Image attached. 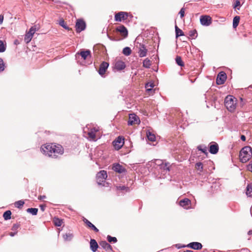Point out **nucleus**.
<instances>
[{"label":"nucleus","instance_id":"7","mask_svg":"<svg viewBox=\"0 0 252 252\" xmlns=\"http://www.w3.org/2000/svg\"><path fill=\"white\" fill-rule=\"evenodd\" d=\"M35 32L36 28L34 27H32L30 28L29 31L26 33L24 38L25 42L26 43H28L31 41Z\"/></svg>","mask_w":252,"mask_h":252},{"label":"nucleus","instance_id":"5","mask_svg":"<svg viewBox=\"0 0 252 252\" xmlns=\"http://www.w3.org/2000/svg\"><path fill=\"white\" fill-rule=\"evenodd\" d=\"M136 46L138 49V53L140 57L142 58L147 56L148 50L144 44L137 42Z\"/></svg>","mask_w":252,"mask_h":252},{"label":"nucleus","instance_id":"18","mask_svg":"<svg viewBox=\"0 0 252 252\" xmlns=\"http://www.w3.org/2000/svg\"><path fill=\"white\" fill-rule=\"evenodd\" d=\"M98 131L97 129L96 128H91L88 133V138L91 140H96V135L95 133Z\"/></svg>","mask_w":252,"mask_h":252},{"label":"nucleus","instance_id":"12","mask_svg":"<svg viewBox=\"0 0 252 252\" xmlns=\"http://www.w3.org/2000/svg\"><path fill=\"white\" fill-rule=\"evenodd\" d=\"M128 14L125 12H120L115 14V20L117 22H121L122 20H126L127 18Z\"/></svg>","mask_w":252,"mask_h":252},{"label":"nucleus","instance_id":"28","mask_svg":"<svg viewBox=\"0 0 252 252\" xmlns=\"http://www.w3.org/2000/svg\"><path fill=\"white\" fill-rule=\"evenodd\" d=\"M175 32L176 37H178L180 36H183L184 35L183 32L181 29H180L177 26H175Z\"/></svg>","mask_w":252,"mask_h":252},{"label":"nucleus","instance_id":"26","mask_svg":"<svg viewBox=\"0 0 252 252\" xmlns=\"http://www.w3.org/2000/svg\"><path fill=\"white\" fill-rule=\"evenodd\" d=\"M240 17L238 16H236L233 18V27L234 28H236L238 26L240 21Z\"/></svg>","mask_w":252,"mask_h":252},{"label":"nucleus","instance_id":"13","mask_svg":"<svg viewBox=\"0 0 252 252\" xmlns=\"http://www.w3.org/2000/svg\"><path fill=\"white\" fill-rule=\"evenodd\" d=\"M116 31L118 32H120L123 38H126L127 36V30L124 25H120L117 27L116 29Z\"/></svg>","mask_w":252,"mask_h":252},{"label":"nucleus","instance_id":"37","mask_svg":"<svg viewBox=\"0 0 252 252\" xmlns=\"http://www.w3.org/2000/svg\"><path fill=\"white\" fill-rule=\"evenodd\" d=\"M59 24H60V25L61 26H62V27H63L65 29L67 30H69V27L67 26V24H66V23L64 22V21L63 19H61L60 20Z\"/></svg>","mask_w":252,"mask_h":252},{"label":"nucleus","instance_id":"2","mask_svg":"<svg viewBox=\"0 0 252 252\" xmlns=\"http://www.w3.org/2000/svg\"><path fill=\"white\" fill-rule=\"evenodd\" d=\"M252 148L250 146H246L242 149L240 152L239 158L242 162L245 163L252 158Z\"/></svg>","mask_w":252,"mask_h":252},{"label":"nucleus","instance_id":"21","mask_svg":"<svg viewBox=\"0 0 252 252\" xmlns=\"http://www.w3.org/2000/svg\"><path fill=\"white\" fill-rule=\"evenodd\" d=\"M188 247L194 250H200L202 248V245L199 242H192L187 245Z\"/></svg>","mask_w":252,"mask_h":252},{"label":"nucleus","instance_id":"51","mask_svg":"<svg viewBox=\"0 0 252 252\" xmlns=\"http://www.w3.org/2000/svg\"><path fill=\"white\" fill-rule=\"evenodd\" d=\"M198 149L199 150L201 151L203 153H205L206 152V147L204 148V149H201V148H200V147H198Z\"/></svg>","mask_w":252,"mask_h":252},{"label":"nucleus","instance_id":"6","mask_svg":"<svg viewBox=\"0 0 252 252\" xmlns=\"http://www.w3.org/2000/svg\"><path fill=\"white\" fill-rule=\"evenodd\" d=\"M86 25L85 22L81 19H77L75 24L76 31L79 33L86 29Z\"/></svg>","mask_w":252,"mask_h":252},{"label":"nucleus","instance_id":"47","mask_svg":"<svg viewBox=\"0 0 252 252\" xmlns=\"http://www.w3.org/2000/svg\"><path fill=\"white\" fill-rule=\"evenodd\" d=\"M156 162L157 164H158L160 166L163 163V162L162 161V160H159V159H156Z\"/></svg>","mask_w":252,"mask_h":252},{"label":"nucleus","instance_id":"3","mask_svg":"<svg viewBox=\"0 0 252 252\" xmlns=\"http://www.w3.org/2000/svg\"><path fill=\"white\" fill-rule=\"evenodd\" d=\"M224 104L227 110L233 112L236 109V100L232 98V96H227L224 100Z\"/></svg>","mask_w":252,"mask_h":252},{"label":"nucleus","instance_id":"27","mask_svg":"<svg viewBox=\"0 0 252 252\" xmlns=\"http://www.w3.org/2000/svg\"><path fill=\"white\" fill-rule=\"evenodd\" d=\"M11 212L10 210L5 211L3 214V217L5 220H8L11 219Z\"/></svg>","mask_w":252,"mask_h":252},{"label":"nucleus","instance_id":"54","mask_svg":"<svg viewBox=\"0 0 252 252\" xmlns=\"http://www.w3.org/2000/svg\"><path fill=\"white\" fill-rule=\"evenodd\" d=\"M241 139L243 141H246V139L245 136V135H242L241 136Z\"/></svg>","mask_w":252,"mask_h":252},{"label":"nucleus","instance_id":"39","mask_svg":"<svg viewBox=\"0 0 252 252\" xmlns=\"http://www.w3.org/2000/svg\"><path fill=\"white\" fill-rule=\"evenodd\" d=\"M107 241L109 242V243H112V242H113V243H116L117 242V239L116 237H112L110 235H108L107 237Z\"/></svg>","mask_w":252,"mask_h":252},{"label":"nucleus","instance_id":"41","mask_svg":"<svg viewBox=\"0 0 252 252\" xmlns=\"http://www.w3.org/2000/svg\"><path fill=\"white\" fill-rule=\"evenodd\" d=\"M189 35L191 38H194L197 36L196 31L195 30L190 31L189 32Z\"/></svg>","mask_w":252,"mask_h":252},{"label":"nucleus","instance_id":"8","mask_svg":"<svg viewBox=\"0 0 252 252\" xmlns=\"http://www.w3.org/2000/svg\"><path fill=\"white\" fill-rule=\"evenodd\" d=\"M115 148L117 150L120 149L124 144V138L119 136L113 142Z\"/></svg>","mask_w":252,"mask_h":252},{"label":"nucleus","instance_id":"38","mask_svg":"<svg viewBox=\"0 0 252 252\" xmlns=\"http://www.w3.org/2000/svg\"><path fill=\"white\" fill-rule=\"evenodd\" d=\"M25 202L23 200H19L15 202V206L18 208H21Z\"/></svg>","mask_w":252,"mask_h":252},{"label":"nucleus","instance_id":"45","mask_svg":"<svg viewBox=\"0 0 252 252\" xmlns=\"http://www.w3.org/2000/svg\"><path fill=\"white\" fill-rule=\"evenodd\" d=\"M185 10L184 8H182L179 12L180 17L182 18L185 15Z\"/></svg>","mask_w":252,"mask_h":252},{"label":"nucleus","instance_id":"40","mask_svg":"<svg viewBox=\"0 0 252 252\" xmlns=\"http://www.w3.org/2000/svg\"><path fill=\"white\" fill-rule=\"evenodd\" d=\"M195 168L198 170H200V171H202L203 170V165L202 163L200 162H197L195 164Z\"/></svg>","mask_w":252,"mask_h":252},{"label":"nucleus","instance_id":"34","mask_svg":"<svg viewBox=\"0 0 252 252\" xmlns=\"http://www.w3.org/2000/svg\"><path fill=\"white\" fill-rule=\"evenodd\" d=\"M73 234L70 233H66L65 234H64L63 235V238H64V239L66 241H70L72 238H73Z\"/></svg>","mask_w":252,"mask_h":252},{"label":"nucleus","instance_id":"20","mask_svg":"<svg viewBox=\"0 0 252 252\" xmlns=\"http://www.w3.org/2000/svg\"><path fill=\"white\" fill-rule=\"evenodd\" d=\"M126 67L125 63L122 61H117L116 62L114 65L115 69L117 70H121Z\"/></svg>","mask_w":252,"mask_h":252},{"label":"nucleus","instance_id":"32","mask_svg":"<svg viewBox=\"0 0 252 252\" xmlns=\"http://www.w3.org/2000/svg\"><path fill=\"white\" fill-rule=\"evenodd\" d=\"M131 53V50L128 47H125L123 49V53L126 56H129Z\"/></svg>","mask_w":252,"mask_h":252},{"label":"nucleus","instance_id":"57","mask_svg":"<svg viewBox=\"0 0 252 252\" xmlns=\"http://www.w3.org/2000/svg\"><path fill=\"white\" fill-rule=\"evenodd\" d=\"M120 188L121 189H124L125 188V187L124 186H123L122 187H120Z\"/></svg>","mask_w":252,"mask_h":252},{"label":"nucleus","instance_id":"58","mask_svg":"<svg viewBox=\"0 0 252 252\" xmlns=\"http://www.w3.org/2000/svg\"><path fill=\"white\" fill-rule=\"evenodd\" d=\"M109 38H110L111 40H114V38H112V37H109Z\"/></svg>","mask_w":252,"mask_h":252},{"label":"nucleus","instance_id":"17","mask_svg":"<svg viewBox=\"0 0 252 252\" xmlns=\"http://www.w3.org/2000/svg\"><path fill=\"white\" fill-rule=\"evenodd\" d=\"M99 245L103 249L107 252H112L113 251L112 246L105 241H101L99 242Z\"/></svg>","mask_w":252,"mask_h":252},{"label":"nucleus","instance_id":"1","mask_svg":"<svg viewBox=\"0 0 252 252\" xmlns=\"http://www.w3.org/2000/svg\"><path fill=\"white\" fill-rule=\"evenodd\" d=\"M41 150L45 156L55 158L62 155L64 153V149L62 146L55 143L44 144L41 146Z\"/></svg>","mask_w":252,"mask_h":252},{"label":"nucleus","instance_id":"36","mask_svg":"<svg viewBox=\"0 0 252 252\" xmlns=\"http://www.w3.org/2000/svg\"><path fill=\"white\" fill-rule=\"evenodd\" d=\"M63 222V220L58 218H54V224L57 226H61Z\"/></svg>","mask_w":252,"mask_h":252},{"label":"nucleus","instance_id":"59","mask_svg":"<svg viewBox=\"0 0 252 252\" xmlns=\"http://www.w3.org/2000/svg\"><path fill=\"white\" fill-rule=\"evenodd\" d=\"M10 235L12 236H13L14 234L13 233H11Z\"/></svg>","mask_w":252,"mask_h":252},{"label":"nucleus","instance_id":"42","mask_svg":"<svg viewBox=\"0 0 252 252\" xmlns=\"http://www.w3.org/2000/svg\"><path fill=\"white\" fill-rule=\"evenodd\" d=\"M154 87V85L153 83H148L145 85V88L147 89V91H150L152 90V89Z\"/></svg>","mask_w":252,"mask_h":252},{"label":"nucleus","instance_id":"33","mask_svg":"<svg viewBox=\"0 0 252 252\" xmlns=\"http://www.w3.org/2000/svg\"><path fill=\"white\" fill-rule=\"evenodd\" d=\"M147 136L148 139L152 142H154L156 140V136L154 134H152L150 132L147 133Z\"/></svg>","mask_w":252,"mask_h":252},{"label":"nucleus","instance_id":"10","mask_svg":"<svg viewBox=\"0 0 252 252\" xmlns=\"http://www.w3.org/2000/svg\"><path fill=\"white\" fill-rule=\"evenodd\" d=\"M226 74L225 72L221 71L220 72L216 79V83L218 85L223 84L226 79Z\"/></svg>","mask_w":252,"mask_h":252},{"label":"nucleus","instance_id":"25","mask_svg":"<svg viewBox=\"0 0 252 252\" xmlns=\"http://www.w3.org/2000/svg\"><path fill=\"white\" fill-rule=\"evenodd\" d=\"M151 64V61L148 58L145 59L143 62V66L145 68H150Z\"/></svg>","mask_w":252,"mask_h":252},{"label":"nucleus","instance_id":"48","mask_svg":"<svg viewBox=\"0 0 252 252\" xmlns=\"http://www.w3.org/2000/svg\"><path fill=\"white\" fill-rule=\"evenodd\" d=\"M240 6V2L239 0H236V2H235V5H234V8H237L238 6Z\"/></svg>","mask_w":252,"mask_h":252},{"label":"nucleus","instance_id":"16","mask_svg":"<svg viewBox=\"0 0 252 252\" xmlns=\"http://www.w3.org/2000/svg\"><path fill=\"white\" fill-rule=\"evenodd\" d=\"M109 66V63L105 62H103L100 65L98 72L99 74L102 75L105 72Z\"/></svg>","mask_w":252,"mask_h":252},{"label":"nucleus","instance_id":"56","mask_svg":"<svg viewBox=\"0 0 252 252\" xmlns=\"http://www.w3.org/2000/svg\"><path fill=\"white\" fill-rule=\"evenodd\" d=\"M184 252H193L191 250H186V251H184Z\"/></svg>","mask_w":252,"mask_h":252},{"label":"nucleus","instance_id":"9","mask_svg":"<svg viewBox=\"0 0 252 252\" xmlns=\"http://www.w3.org/2000/svg\"><path fill=\"white\" fill-rule=\"evenodd\" d=\"M140 120L138 116L134 114H131L129 115L128 125L132 126L135 124H139Z\"/></svg>","mask_w":252,"mask_h":252},{"label":"nucleus","instance_id":"30","mask_svg":"<svg viewBox=\"0 0 252 252\" xmlns=\"http://www.w3.org/2000/svg\"><path fill=\"white\" fill-rule=\"evenodd\" d=\"M176 63L180 66H184V62H183L182 58L180 56H177L176 59Z\"/></svg>","mask_w":252,"mask_h":252},{"label":"nucleus","instance_id":"22","mask_svg":"<svg viewBox=\"0 0 252 252\" xmlns=\"http://www.w3.org/2000/svg\"><path fill=\"white\" fill-rule=\"evenodd\" d=\"M98 244L94 239H91L90 241V248L92 251L94 252H96L98 248Z\"/></svg>","mask_w":252,"mask_h":252},{"label":"nucleus","instance_id":"43","mask_svg":"<svg viewBox=\"0 0 252 252\" xmlns=\"http://www.w3.org/2000/svg\"><path fill=\"white\" fill-rule=\"evenodd\" d=\"M5 50V46L3 42L0 40V52H3Z\"/></svg>","mask_w":252,"mask_h":252},{"label":"nucleus","instance_id":"4","mask_svg":"<svg viewBox=\"0 0 252 252\" xmlns=\"http://www.w3.org/2000/svg\"><path fill=\"white\" fill-rule=\"evenodd\" d=\"M107 177V172L105 170H101L96 174V182L99 185L104 183Z\"/></svg>","mask_w":252,"mask_h":252},{"label":"nucleus","instance_id":"49","mask_svg":"<svg viewBox=\"0 0 252 252\" xmlns=\"http://www.w3.org/2000/svg\"><path fill=\"white\" fill-rule=\"evenodd\" d=\"M19 224H13L12 229L13 230H16L17 229H18L19 228Z\"/></svg>","mask_w":252,"mask_h":252},{"label":"nucleus","instance_id":"46","mask_svg":"<svg viewBox=\"0 0 252 252\" xmlns=\"http://www.w3.org/2000/svg\"><path fill=\"white\" fill-rule=\"evenodd\" d=\"M247 169L249 171L252 172V161H251L247 166Z\"/></svg>","mask_w":252,"mask_h":252},{"label":"nucleus","instance_id":"19","mask_svg":"<svg viewBox=\"0 0 252 252\" xmlns=\"http://www.w3.org/2000/svg\"><path fill=\"white\" fill-rule=\"evenodd\" d=\"M83 221L88 228L92 229L95 232H98L99 231V230L87 219L83 218Z\"/></svg>","mask_w":252,"mask_h":252},{"label":"nucleus","instance_id":"14","mask_svg":"<svg viewBox=\"0 0 252 252\" xmlns=\"http://www.w3.org/2000/svg\"><path fill=\"white\" fill-rule=\"evenodd\" d=\"M179 205L185 209L190 208L191 201L188 198L182 199L179 201Z\"/></svg>","mask_w":252,"mask_h":252},{"label":"nucleus","instance_id":"53","mask_svg":"<svg viewBox=\"0 0 252 252\" xmlns=\"http://www.w3.org/2000/svg\"><path fill=\"white\" fill-rule=\"evenodd\" d=\"M45 198H46L45 195H40L38 197V199H39V200H42V199H45Z\"/></svg>","mask_w":252,"mask_h":252},{"label":"nucleus","instance_id":"31","mask_svg":"<svg viewBox=\"0 0 252 252\" xmlns=\"http://www.w3.org/2000/svg\"><path fill=\"white\" fill-rule=\"evenodd\" d=\"M169 163L168 162H166L165 163H163L160 166V168L162 169L164 171H170V167L169 165Z\"/></svg>","mask_w":252,"mask_h":252},{"label":"nucleus","instance_id":"23","mask_svg":"<svg viewBox=\"0 0 252 252\" xmlns=\"http://www.w3.org/2000/svg\"><path fill=\"white\" fill-rule=\"evenodd\" d=\"M113 169L118 173H122L125 171L124 168L119 164H116L114 165Z\"/></svg>","mask_w":252,"mask_h":252},{"label":"nucleus","instance_id":"15","mask_svg":"<svg viewBox=\"0 0 252 252\" xmlns=\"http://www.w3.org/2000/svg\"><path fill=\"white\" fill-rule=\"evenodd\" d=\"M219 151V145L215 142H212L210 143L209 147V152L212 154H216Z\"/></svg>","mask_w":252,"mask_h":252},{"label":"nucleus","instance_id":"52","mask_svg":"<svg viewBox=\"0 0 252 252\" xmlns=\"http://www.w3.org/2000/svg\"><path fill=\"white\" fill-rule=\"evenodd\" d=\"M4 19V16L3 15H0V24L2 23L3 20Z\"/></svg>","mask_w":252,"mask_h":252},{"label":"nucleus","instance_id":"29","mask_svg":"<svg viewBox=\"0 0 252 252\" xmlns=\"http://www.w3.org/2000/svg\"><path fill=\"white\" fill-rule=\"evenodd\" d=\"M246 194L249 196H252V183L248 185Z\"/></svg>","mask_w":252,"mask_h":252},{"label":"nucleus","instance_id":"24","mask_svg":"<svg viewBox=\"0 0 252 252\" xmlns=\"http://www.w3.org/2000/svg\"><path fill=\"white\" fill-rule=\"evenodd\" d=\"M79 54L84 60H86L88 57H91V52L89 50L81 51Z\"/></svg>","mask_w":252,"mask_h":252},{"label":"nucleus","instance_id":"50","mask_svg":"<svg viewBox=\"0 0 252 252\" xmlns=\"http://www.w3.org/2000/svg\"><path fill=\"white\" fill-rule=\"evenodd\" d=\"M45 207H46L45 205H40V208L41 210L43 212L44 211Z\"/></svg>","mask_w":252,"mask_h":252},{"label":"nucleus","instance_id":"44","mask_svg":"<svg viewBox=\"0 0 252 252\" xmlns=\"http://www.w3.org/2000/svg\"><path fill=\"white\" fill-rule=\"evenodd\" d=\"M4 69V64L3 60L0 58V71H2Z\"/></svg>","mask_w":252,"mask_h":252},{"label":"nucleus","instance_id":"55","mask_svg":"<svg viewBox=\"0 0 252 252\" xmlns=\"http://www.w3.org/2000/svg\"><path fill=\"white\" fill-rule=\"evenodd\" d=\"M248 234L249 235H252V230H250V231L248 232Z\"/></svg>","mask_w":252,"mask_h":252},{"label":"nucleus","instance_id":"11","mask_svg":"<svg viewBox=\"0 0 252 252\" xmlns=\"http://www.w3.org/2000/svg\"><path fill=\"white\" fill-rule=\"evenodd\" d=\"M200 21L202 25L208 26L212 23V18L209 15L201 16Z\"/></svg>","mask_w":252,"mask_h":252},{"label":"nucleus","instance_id":"35","mask_svg":"<svg viewBox=\"0 0 252 252\" xmlns=\"http://www.w3.org/2000/svg\"><path fill=\"white\" fill-rule=\"evenodd\" d=\"M27 211L33 215H36L38 212V209L33 208H28Z\"/></svg>","mask_w":252,"mask_h":252}]
</instances>
